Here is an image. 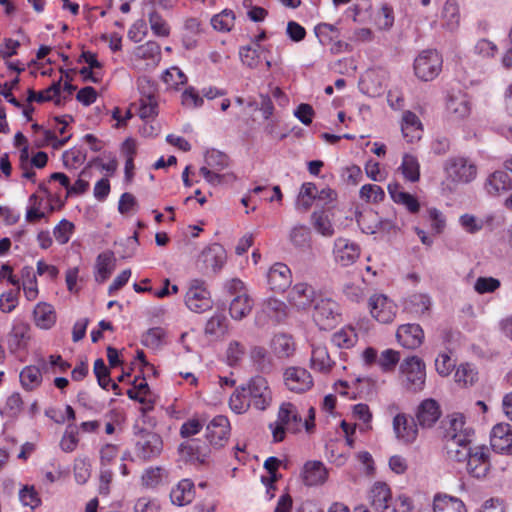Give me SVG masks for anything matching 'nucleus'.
I'll use <instances>...</instances> for the list:
<instances>
[{
  "instance_id": "052dcab7",
  "label": "nucleus",
  "mask_w": 512,
  "mask_h": 512,
  "mask_svg": "<svg viewBox=\"0 0 512 512\" xmlns=\"http://www.w3.org/2000/svg\"><path fill=\"white\" fill-rule=\"evenodd\" d=\"M137 89L141 96L139 100H156V83L148 76L143 75L138 78Z\"/></svg>"
},
{
  "instance_id": "774afa93",
  "label": "nucleus",
  "mask_w": 512,
  "mask_h": 512,
  "mask_svg": "<svg viewBox=\"0 0 512 512\" xmlns=\"http://www.w3.org/2000/svg\"><path fill=\"white\" fill-rule=\"evenodd\" d=\"M245 355L244 346L238 341H231L228 345L226 356L229 366H236Z\"/></svg>"
},
{
  "instance_id": "f03ea898",
  "label": "nucleus",
  "mask_w": 512,
  "mask_h": 512,
  "mask_svg": "<svg viewBox=\"0 0 512 512\" xmlns=\"http://www.w3.org/2000/svg\"><path fill=\"white\" fill-rule=\"evenodd\" d=\"M139 369L143 377H135L133 381H130V400L134 401L135 410L141 413V421L145 424L150 423L147 414L154 408L153 394L146 381V376L155 375L156 370L149 362H145Z\"/></svg>"
},
{
  "instance_id": "a19ab883",
  "label": "nucleus",
  "mask_w": 512,
  "mask_h": 512,
  "mask_svg": "<svg viewBox=\"0 0 512 512\" xmlns=\"http://www.w3.org/2000/svg\"><path fill=\"white\" fill-rule=\"evenodd\" d=\"M431 300L426 294L415 293L405 300V310L416 315H423L430 310Z\"/></svg>"
},
{
  "instance_id": "58836bf2",
  "label": "nucleus",
  "mask_w": 512,
  "mask_h": 512,
  "mask_svg": "<svg viewBox=\"0 0 512 512\" xmlns=\"http://www.w3.org/2000/svg\"><path fill=\"white\" fill-rule=\"evenodd\" d=\"M512 181L507 172L495 171L491 174L485 184V188L490 195H498L511 188Z\"/></svg>"
},
{
  "instance_id": "2eb2a0df",
  "label": "nucleus",
  "mask_w": 512,
  "mask_h": 512,
  "mask_svg": "<svg viewBox=\"0 0 512 512\" xmlns=\"http://www.w3.org/2000/svg\"><path fill=\"white\" fill-rule=\"evenodd\" d=\"M471 101L469 96L462 91L452 92L446 101V112L453 120H462L471 113Z\"/></svg>"
},
{
  "instance_id": "6ab92c4d",
  "label": "nucleus",
  "mask_w": 512,
  "mask_h": 512,
  "mask_svg": "<svg viewBox=\"0 0 512 512\" xmlns=\"http://www.w3.org/2000/svg\"><path fill=\"white\" fill-rule=\"evenodd\" d=\"M490 443L495 452L512 454V426L507 423L496 424L491 431Z\"/></svg>"
},
{
  "instance_id": "ea45409f",
  "label": "nucleus",
  "mask_w": 512,
  "mask_h": 512,
  "mask_svg": "<svg viewBox=\"0 0 512 512\" xmlns=\"http://www.w3.org/2000/svg\"><path fill=\"white\" fill-rule=\"evenodd\" d=\"M249 358L255 369L261 373L270 372L272 361L265 347L254 345L250 348Z\"/></svg>"
},
{
  "instance_id": "2f4dec72",
  "label": "nucleus",
  "mask_w": 512,
  "mask_h": 512,
  "mask_svg": "<svg viewBox=\"0 0 512 512\" xmlns=\"http://www.w3.org/2000/svg\"><path fill=\"white\" fill-rule=\"evenodd\" d=\"M114 254L110 251L100 253L95 264V280L105 282L112 274L115 264Z\"/></svg>"
},
{
  "instance_id": "7c9ffc66",
  "label": "nucleus",
  "mask_w": 512,
  "mask_h": 512,
  "mask_svg": "<svg viewBox=\"0 0 512 512\" xmlns=\"http://www.w3.org/2000/svg\"><path fill=\"white\" fill-rule=\"evenodd\" d=\"M270 348L277 358H289L296 349L295 342L291 335L278 333L273 336L270 342Z\"/></svg>"
},
{
  "instance_id": "79ce46f5",
  "label": "nucleus",
  "mask_w": 512,
  "mask_h": 512,
  "mask_svg": "<svg viewBox=\"0 0 512 512\" xmlns=\"http://www.w3.org/2000/svg\"><path fill=\"white\" fill-rule=\"evenodd\" d=\"M61 82H62V77H60L59 80L54 81L45 90L35 92L33 89H29L27 101L29 103H31L33 101H35L37 103L52 101V99H54L56 96H58L61 93Z\"/></svg>"
},
{
  "instance_id": "8fccbe9b",
  "label": "nucleus",
  "mask_w": 512,
  "mask_h": 512,
  "mask_svg": "<svg viewBox=\"0 0 512 512\" xmlns=\"http://www.w3.org/2000/svg\"><path fill=\"white\" fill-rule=\"evenodd\" d=\"M403 176L410 182H417L420 178V165L418 159L410 154H405L400 166Z\"/></svg>"
},
{
  "instance_id": "603ef678",
  "label": "nucleus",
  "mask_w": 512,
  "mask_h": 512,
  "mask_svg": "<svg viewBox=\"0 0 512 512\" xmlns=\"http://www.w3.org/2000/svg\"><path fill=\"white\" fill-rule=\"evenodd\" d=\"M442 15L447 29L453 31L458 27L460 14L455 0H446Z\"/></svg>"
},
{
  "instance_id": "b1692460",
  "label": "nucleus",
  "mask_w": 512,
  "mask_h": 512,
  "mask_svg": "<svg viewBox=\"0 0 512 512\" xmlns=\"http://www.w3.org/2000/svg\"><path fill=\"white\" fill-rule=\"evenodd\" d=\"M440 416V407L433 399L422 401L416 413L418 424L423 428L432 427L439 420Z\"/></svg>"
},
{
  "instance_id": "f3484780",
  "label": "nucleus",
  "mask_w": 512,
  "mask_h": 512,
  "mask_svg": "<svg viewBox=\"0 0 512 512\" xmlns=\"http://www.w3.org/2000/svg\"><path fill=\"white\" fill-rule=\"evenodd\" d=\"M292 413H294V405L292 403L284 402L280 405L276 422L269 424L273 442L278 443L285 439L286 432L290 429Z\"/></svg>"
},
{
  "instance_id": "680f3d73",
  "label": "nucleus",
  "mask_w": 512,
  "mask_h": 512,
  "mask_svg": "<svg viewBox=\"0 0 512 512\" xmlns=\"http://www.w3.org/2000/svg\"><path fill=\"white\" fill-rule=\"evenodd\" d=\"M227 329V319L223 314L213 315L206 323L205 333L209 335H222Z\"/></svg>"
},
{
  "instance_id": "4d7b16f0",
  "label": "nucleus",
  "mask_w": 512,
  "mask_h": 512,
  "mask_svg": "<svg viewBox=\"0 0 512 512\" xmlns=\"http://www.w3.org/2000/svg\"><path fill=\"white\" fill-rule=\"evenodd\" d=\"M165 336L166 332L163 328L153 327L142 335L141 342L148 348L157 349L163 344Z\"/></svg>"
},
{
  "instance_id": "13d9d810",
  "label": "nucleus",
  "mask_w": 512,
  "mask_h": 512,
  "mask_svg": "<svg viewBox=\"0 0 512 512\" xmlns=\"http://www.w3.org/2000/svg\"><path fill=\"white\" fill-rule=\"evenodd\" d=\"M286 305L276 298H268L262 304V312L269 318L280 319L285 315Z\"/></svg>"
},
{
  "instance_id": "69168bd1",
  "label": "nucleus",
  "mask_w": 512,
  "mask_h": 512,
  "mask_svg": "<svg viewBox=\"0 0 512 512\" xmlns=\"http://www.w3.org/2000/svg\"><path fill=\"white\" fill-rule=\"evenodd\" d=\"M73 229L74 225L72 222L66 219H62L59 224L54 227L53 230L56 241L61 245L68 243Z\"/></svg>"
},
{
  "instance_id": "473e14b6",
  "label": "nucleus",
  "mask_w": 512,
  "mask_h": 512,
  "mask_svg": "<svg viewBox=\"0 0 512 512\" xmlns=\"http://www.w3.org/2000/svg\"><path fill=\"white\" fill-rule=\"evenodd\" d=\"M433 512H467L464 503L456 497L436 494L433 500Z\"/></svg>"
},
{
  "instance_id": "bb28decb",
  "label": "nucleus",
  "mask_w": 512,
  "mask_h": 512,
  "mask_svg": "<svg viewBox=\"0 0 512 512\" xmlns=\"http://www.w3.org/2000/svg\"><path fill=\"white\" fill-rule=\"evenodd\" d=\"M201 260L207 269L219 271L226 261V251L222 245L214 243L208 246L201 254Z\"/></svg>"
},
{
  "instance_id": "4468645a",
  "label": "nucleus",
  "mask_w": 512,
  "mask_h": 512,
  "mask_svg": "<svg viewBox=\"0 0 512 512\" xmlns=\"http://www.w3.org/2000/svg\"><path fill=\"white\" fill-rule=\"evenodd\" d=\"M284 383L288 390L304 393L313 386L311 374L301 367H288L284 372Z\"/></svg>"
},
{
  "instance_id": "0e129e2a",
  "label": "nucleus",
  "mask_w": 512,
  "mask_h": 512,
  "mask_svg": "<svg viewBox=\"0 0 512 512\" xmlns=\"http://www.w3.org/2000/svg\"><path fill=\"white\" fill-rule=\"evenodd\" d=\"M385 197L383 189L376 184H365L360 189V198L366 202H379Z\"/></svg>"
},
{
  "instance_id": "e433bc0d",
  "label": "nucleus",
  "mask_w": 512,
  "mask_h": 512,
  "mask_svg": "<svg viewBox=\"0 0 512 512\" xmlns=\"http://www.w3.org/2000/svg\"><path fill=\"white\" fill-rule=\"evenodd\" d=\"M310 362L312 369L322 373H328L334 364L327 348L321 345H313Z\"/></svg>"
},
{
  "instance_id": "f8f14e48",
  "label": "nucleus",
  "mask_w": 512,
  "mask_h": 512,
  "mask_svg": "<svg viewBox=\"0 0 512 512\" xmlns=\"http://www.w3.org/2000/svg\"><path fill=\"white\" fill-rule=\"evenodd\" d=\"M318 295L314 287L308 283H296L288 293L289 303L298 310H306L315 305Z\"/></svg>"
},
{
  "instance_id": "4c0bfd02",
  "label": "nucleus",
  "mask_w": 512,
  "mask_h": 512,
  "mask_svg": "<svg viewBox=\"0 0 512 512\" xmlns=\"http://www.w3.org/2000/svg\"><path fill=\"white\" fill-rule=\"evenodd\" d=\"M36 325L41 329H50L56 322V313L52 305L39 303L33 311Z\"/></svg>"
},
{
  "instance_id": "dca6fc26",
  "label": "nucleus",
  "mask_w": 512,
  "mask_h": 512,
  "mask_svg": "<svg viewBox=\"0 0 512 512\" xmlns=\"http://www.w3.org/2000/svg\"><path fill=\"white\" fill-rule=\"evenodd\" d=\"M393 430L396 438L404 444L413 443L418 436V428L414 418L404 413H399L394 417Z\"/></svg>"
},
{
  "instance_id": "37998d69",
  "label": "nucleus",
  "mask_w": 512,
  "mask_h": 512,
  "mask_svg": "<svg viewBox=\"0 0 512 512\" xmlns=\"http://www.w3.org/2000/svg\"><path fill=\"white\" fill-rule=\"evenodd\" d=\"M291 244L298 249H306L310 247L311 231L309 227L297 224L293 226L289 233Z\"/></svg>"
},
{
  "instance_id": "39448f33",
  "label": "nucleus",
  "mask_w": 512,
  "mask_h": 512,
  "mask_svg": "<svg viewBox=\"0 0 512 512\" xmlns=\"http://www.w3.org/2000/svg\"><path fill=\"white\" fill-rule=\"evenodd\" d=\"M185 304L189 310L195 313H203L212 308L213 302L204 280H190L185 295Z\"/></svg>"
},
{
  "instance_id": "de8ad7c7",
  "label": "nucleus",
  "mask_w": 512,
  "mask_h": 512,
  "mask_svg": "<svg viewBox=\"0 0 512 512\" xmlns=\"http://www.w3.org/2000/svg\"><path fill=\"white\" fill-rule=\"evenodd\" d=\"M312 223L315 230L324 237H331L334 235L335 230L333 224L324 211H315L311 215Z\"/></svg>"
},
{
  "instance_id": "5fc2aeb1",
  "label": "nucleus",
  "mask_w": 512,
  "mask_h": 512,
  "mask_svg": "<svg viewBox=\"0 0 512 512\" xmlns=\"http://www.w3.org/2000/svg\"><path fill=\"white\" fill-rule=\"evenodd\" d=\"M314 32L322 45H328L339 37L338 28L329 23H319L315 26Z\"/></svg>"
},
{
  "instance_id": "cd10ccee",
  "label": "nucleus",
  "mask_w": 512,
  "mask_h": 512,
  "mask_svg": "<svg viewBox=\"0 0 512 512\" xmlns=\"http://www.w3.org/2000/svg\"><path fill=\"white\" fill-rule=\"evenodd\" d=\"M372 507L378 512H384L390 508L391 491L389 486L383 482H376L369 493Z\"/></svg>"
},
{
  "instance_id": "7ed1b4c3",
  "label": "nucleus",
  "mask_w": 512,
  "mask_h": 512,
  "mask_svg": "<svg viewBox=\"0 0 512 512\" xmlns=\"http://www.w3.org/2000/svg\"><path fill=\"white\" fill-rule=\"evenodd\" d=\"M443 172L447 188L453 191L459 184L472 182L477 175L476 165L467 157L451 156L443 163Z\"/></svg>"
},
{
  "instance_id": "49530a36",
  "label": "nucleus",
  "mask_w": 512,
  "mask_h": 512,
  "mask_svg": "<svg viewBox=\"0 0 512 512\" xmlns=\"http://www.w3.org/2000/svg\"><path fill=\"white\" fill-rule=\"evenodd\" d=\"M332 343L339 348H351L357 342V333L352 327H344L335 332L331 338Z\"/></svg>"
},
{
  "instance_id": "09e8293b",
  "label": "nucleus",
  "mask_w": 512,
  "mask_h": 512,
  "mask_svg": "<svg viewBox=\"0 0 512 512\" xmlns=\"http://www.w3.org/2000/svg\"><path fill=\"white\" fill-rule=\"evenodd\" d=\"M229 406L232 411L237 414H242L248 411L251 403L246 393L244 385L238 387L229 399Z\"/></svg>"
},
{
  "instance_id": "3c124183",
  "label": "nucleus",
  "mask_w": 512,
  "mask_h": 512,
  "mask_svg": "<svg viewBox=\"0 0 512 512\" xmlns=\"http://www.w3.org/2000/svg\"><path fill=\"white\" fill-rule=\"evenodd\" d=\"M205 166L209 169L221 172L229 165V157L216 149H211L205 154Z\"/></svg>"
},
{
  "instance_id": "0eeeda50",
  "label": "nucleus",
  "mask_w": 512,
  "mask_h": 512,
  "mask_svg": "<svg viewBox=\"0 0 512 512\" xmlns=\"http://www.w3.org/2000/svg\"><path fill=\"white\" fill-rule=\"evenodd\" d=\"M400 371L405 377V387L412 392L424 388L426 372L424 362L417 356H410L400 364Z\"/></svg>"
},
{
  "instance_id": "c85d7f7f",
  "label": "nucleus",
  "mask_w": 512,
  "mask_h": 512,
  "mask_svg": "<svg viewBox=\"0 0 512 512\" xmlns=\"http://www.w3.org/2000/svg\"><path fill=\"white\" fill-rule=\"evenodd\" d=\"M401 130L407 142L413 143L419 140L423 131L419 117L411 111H405L402 117Z\"/></svg>"
},
{
  "instance_id": "6e6d98bb",
  "label": "nucleus",
  "mask_w": 512,
  "mask_h": 512,
  "mask_svg": "<svg viewBox=\"0 0 512 512\" xmlns=\"http://www.w3.org/2000/svg\"><path fill=\"white\" fill-rule=\"evenodd\" d=\"M234 20V12L232 10L225 9L221 13L212 17L211 25L217 31L228 32L233 27Z\"/></svg>"
},
{
  "instance_id": "a18cd8bd",
  "label": "nucleus",
  "mask_w": 512,
  "mask_h": 512,
  "mask_svg": "<svg viewBox=\"0 0 512 512\" xmlns=\"http://www.w3.org/2000/svg\"><path fill=\"white\" fill-rule=\"evenodd\" d=\"M19 377L23 388L28 391L35 389L42 382L40 369L33 365L24 367Z\"/></svg>"
},
{
  "instance_id": "864d4df0",
  "label": "nucleus",
  "mask_w": 512,
  "mask_h": 512,
  "mask_svg": "<svg viewBox=\"0 0 512 512\" xmlns=\"http://www.w3.org/2000/svg\"><path fill=\"white\" fill-rule=\"evenodd\" d=\"M199 173L211 185H220L236 180L233 173H220L219 171L209 169L208 167H201Z\"/></svg>"
},
{
  "instance_id": "412c9836",
  "label": "nucleus",
  "mask_w": 512,
  "mask_h": 512,
  "mask_svg": "<svg viewBox=\"0 0 512 512\" xmlns=\"http://www.w3.org/2000/svg\"><path fill=\"white\" fill-rule=\"evenodd\" d=\"M178 451L181 457L187 462H198L203 464L209 456V447L199 439H191L181 443Z\"/></svg>"
},
{
  "instance_id": "e2e57ef3",
  "label": "nucleus",
  "mask_w": 512,
  "mask_h": 512,
  "mask_svg": "<svg viewBox=\"0 0 512 512\" xmlns=\"http://www.w3.org/2000/svg\"><path fill=\"white\" fill-rule=\"evenodd\" d=\"M455 381L463 386L473 385L477 379V372L474 371L471 365L461 364L455 372Z\"/></svg>"
},
{
  "instance_id": "a878e982",
  "label": "nucleus",
  "mask_w": 512,
  "mask_h": 512,
  "mask_svg": "<svg viewBox=\"0 0 512 512\" xmlns=\"http://www.w3.org/2000/svg\"><path fill=\"white\" fill-rule=\"evenodd\" d=\"M388 193L392 200L400 205H403L410 213L415 214L420 209L418 199L412 194L403 190V187L398 182L388 184Z\"/></svg>"
},
{
  "instance_id": "4be33fe9",
  "label": "nucleus",
  "mask_w": 512,
  "mask_h": 512,
  "mask_svg": "<svg viewBox=\"0 0 512 512\" xmlns=\"http://www.w3.org/2000/svg\"><path fill=\"white\" fill-rule=\"evenodd\" d=\"M291 270L284 263H275L267 273L269 288L275 292H284L291 284Z\"/></svg>"
},
{
  "instance_id": "72a5a7b5",
  "label": "nucleus",
  "mask_w": 512,
  "mask_h": 512,
  "mask_svg": "<svg viewBox=\"0 0 512 512\" xmlns=\"http://www.w3.org/2000/svg\"><path fill=\"white\" fill-rule=\"evenodd\" d=\"M327 479V470L322 462L310 461L304 466V482L308 486L322 484Z\"/></svg>"
},
{
  "instance_id": "c756f323",
  "label": "nucleus",
  "mask_w": 512,
  "mask_h": 512,
  "mask_svg": "<svg viewBox=\"0 0 512 512\" xmlns=\"http://www.w3.org/2000/svg\"><path fill=\"white\" fill-rule=\"evenodd\" d=\"M195 497L194 483L190 479H182L172 488L170 498L173 504L184 506L193 501Z\"/></svg>"
},
{
  "instance_id": "ddd939ff",
  "label": "nucleus",
  "mask_w": 512,
  "mask_h": 512,
  "mask_svg": "<svg viewBox=\"0 0 512 512\" xmlns=\"http://www.w3.org/2000/svg\"><path fill=\"white\" fill-rule=\"evenodd\" d=\"M230 434V422L224 415L214 417L206 427V439L215 448L225 445Z\"/></svg>"
},
{
  "instance_id": "a211bd4d",
  "label": "nucleus",
  "mask_w": 512,
  "mask_h": 512,
  "mask_svg": "<svg viewBox=\"0 0 512 512\" xmlns=\"http://www.w3.org/2000/svg\"><path fill=\"white\" fill-rule=\"evenodd\" d=\"M396 338L402 347L416 349L423 343L424 331L419 324H403L398 327Z\"/></svg>"
},
{
  "instance_id": "f257e3e1",
  "label": "nucleus",
  "mask_w": 512,
  "mask_h": 512,
  "mask_svg": "<svg viewBox=\"0 0 512 512\" xmlns=\"http://www.w3.org/2000/svg\"><path fill=\"white\" fill-rule=\"evenodd\" d=\"M133 450L130 460L145 464L158 459L164 450L162 437L152 431L139 427V419L134 425Z\"/></svg>"
},
{
  "instance_id": "20e7f679",
  "label": "nucleus",
  "mask_w": 512,
  "mask_h": 512,
  "mask_svg": "<svg viewBox=\"0 0 512 512\" xmlns=\"http://www.w3.org/2000/svg\"><path fill=\"white\" fill-rule=\"evenodd\" d=\"M312 316L314 322L321 330H330L341 321L338 303L322 294L318 295Z\"/></svg>"
},
{
  "instance_id": "bf43d9fd",
  "label": "nucleus",
  "mask_w": 512,
  "mask_h": 512,
  "mask_svg": "<svg viewBox=\"0 0 512 512\" xmlns=\"http://www.w3.org/2000/svg\"><path fill=\"white\" fill-rule=\"evenodd\" d=\"M260 50L257 47L245 46L241 47L239 50V56L243 63V65L255 69L258 67L260 63Z\"/></svg>"
},
{
  "instance_id": "423d86ee",
  "label": "nucleus",
  "mask_w": 512,
  "mask_h": 512,
  "mask_svg": "<svg viewBox=\"0 0 512 512\" xmlns=\"http://www.w3.org/2000/svg\"><path fill=\"white\" fill-rule=\"evenodd\" d=\"M442 63V57L436 50H424L414 61L415 75L422 81H431L441 72Z\"/></svg>"
},
{
  "instance_id": "6e6552de",
  "label": "nucleus",
  "mask_w": 512,
  "mask_h": 512,
  "mask_svg": "<svg viewBox=\"0 0 512 512\" xmlns=\"http://www.w3.org/2000/svg\"><path fill=\"white\" fill-rule=\"evenodd\" d=\"M161 59L160 46L155 41H148L137 46L130 58L132 65L138 70H149L155 68Z\"/></svg>"
},
{
  "instance_id": "c03bdc74",
  "label": "nucleus",
  "mask_w": 512,
  "mask_h": 512,
  "mask_svg": "<svg viewBox=\"0 0 512 512\" xmlns=\"http://www.w3.org/2000/svg\"><path fill=\"white\" fill-rule=\"evenodd\" d=\"M132 107L135 108V112L139 117L148 122L155 119L158 115V103L156 100H139V103L130 105V119L132 118Z\"/></svg>"
},
{
  "instance_id": "1a4fd4ad",
  "label": "nucleus",
  "mask_w": 512,
  "mask_h": 512,
  "mask_svg": "<svg viewBox=\"0 0 512 512\" xmlns=\"http://www.w3.org/2000/svg\"><path fill=\"white\" fill-rule=\"evenodd\" d=\"M244 386L249 401L254 408L263 411L271 404L272 393L264 377L254 376Z\"/></svg>"
},
{
  "instance_id": "9d476101",
  "label": "nucleus",
  "mask_w": 512,
  "mask_h": 512,
  "mask_svg": "<svg viewBox=\"0 0 512 512\" xmlns=\"http://www.w3.org/2000/svg\"><path fill=\"white\" fill-rule=\"evenodd\" d=\"M370 313L383 324L391 323L397 313L396 304L384 294H375L369 298Z\"/></svg>"
},
{
  "instance_id": "5701e85b",
  "label": "nucleus",
  "mask_w": 512,
  "mask_h": 512,
  "mask_svg": "<svg viewBox=\"0 0 512 512\" xmlns=\"http://www.w3.org/2000/svg\"><path fill=\"white\" fill-rule=\"evenodd\" d=\"M467 462L468 473L478 479L485 478L490 470L488 451L484 447H477Z\"/></svg>"
},
{
  "instance_id": "338daca9",
  "label": "nucleus",
  "mask_w": 512,
  "mask_h": 512,
  "mask_svg": "<svg viewBox=\"0 0 512 512\" xmlns=\"http://www.w3.org/2000/svg\"><path fill=\"white\" fill-rule=\"evenodd\" d=\"M162 80L171 87H177L185 84L187 77L178 67H171L163 72Z\"/></svg>"
},
{
  "instance_id": "f704fd0d",
  "label": "nucleus",
  "mask_w": 512,
  "mask_h": 512,
  "mask_svg": "<svg viewBox=\"0 0 512 512\" xmlns=\"http://www.w3.org/2000/svg\"><path fill=\"white\" fill-rule=\"evenodd\" d=\"M253 300L246 294H237L230 302L229 313L235 320H242L252 310Z\"/></svg>"
},
{
  "instance_id": "9b49d317",
  "label": "nucleus",
  "mask_w": 512,
  "mask_h": 512,
  "mask_svg": "<svg viewBox=\"0 0 512 512\" xmlns=\"http://www.w3.org/2000/svg\"><path fill=\"white\" fill-rule=\"evenodd\" d=\"M447 426L444 429L446 441H472L474 430L466 425L465 418L460 413H453L447 417Z\"/></svg>"
},
{
  "instance_id": "aec40b11",
  "label": "nucleus",
  "mask_w": 512,
  "mask_h": 512,
  "mask_svg": "<svg viewBox=\"0 0 512 512\" xmlns=\"http://www.w3.org/2000/svg\"><path fill=\"white\" fill-rule=\"evenodd\" d=\"M172 479L170 469L164 466H149L143 470L140 480L143 487L154 489L168 485Z\"/></svg>"
},
{
  "instance_id": "393cba45",
  "label": "nucleus",
  "mask_w": 512,
  "mask_h": 512,
  "mask_svg": "<svg viewBox=\"0 0 512 512\" xmlns=\"http://www.w3.org/2000/svg\"><path fill=\"white\" fill-rule=\"evenodd\" d=\"M333 252L337 262L342 266H348L358 258L359 247L345 238H337Z\"/></svg>"
},
{
  "instance_id": "c9c22d12",
  "label": "nucleus",
  "mask_w": 512,
  "mask_h": 512,
  "mask_svg": "<svg viewBox=\"0 0 512 512\" xmlns=\"http://www.w3.org/2000/svg\"><path fill=\"white\" fill-rule=\"evenodd\" d=\"M472 441H446L445 448L449 459L456 462H465L474 450L470 444Z\"/></svg>"
}]
</instances>
